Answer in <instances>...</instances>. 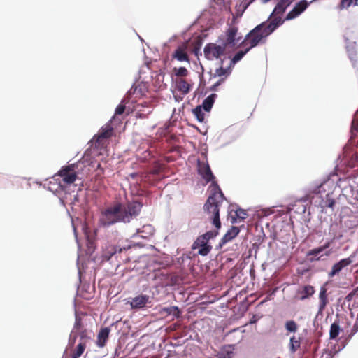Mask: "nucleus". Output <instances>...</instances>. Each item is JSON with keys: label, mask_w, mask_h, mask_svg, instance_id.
Segmentation results:
<instances>
[{"label": "nucleus", "mask_w": 358, "mask_h": 358, "mask_svg": "<svg viewBox=\"0 0 358 358\" xmlns=\"http://www.w3.org/2000/svg\"><path fill=\"white\" fill-rule=\"evenodd\" d=\"M315 293V289L311 285H305L302 288L299 289L296 292V296L299 299L303 301L306 299L313 296Z\"/></svg>", "instance_id": "dca6fc26"}, {"label": "nucleus", "mask_w": 358, "mask_h": 358, "mask_svg": "<svg viewBox=\"0 0 358 358\" xmlns=\"http://www.w3.org/2000/svg\"><path fill=\"white\" fill-rule=\"evenodd\" d=\"M152 173H154V174H157V171H156V170L153 171H152Z\"/></svg>", "instance_id": "49530a36"}, {"label": "nucleus", "mask_w": 358, "mask_h": 358, "mask_svg": "<svg viewBox=\"0 0 358 358\" xmlns=\"http://www.w3.org/2000/svg\"><path fill=\"white\" fill-rule=\"evenodd\" d=\"M217 234V231H209L199 236L193 244V249H198V253L201 255H207L212 249V246L208 244V241Z\"/></svg>", "instance_id": "39448f33"}, {"label": "nucleus", "mask_w": 358, "mask_h": 358, "mask_svg": "<svg viewBox=\"0 0 358 358\" xmlns=\"http://www.w3.org/2000/svg\"><path fill=\"white\" fill-rule=\"evenodd\" d=\"M153 231L154 229L150 224L144 225L141 229H138V234L143 238L147 237V236L152 235Z\"/></svg>", "instance_id": "a878e982"}, {"label": "nucleus", "mask_w": 358, "mask_h": 358, "mask_svg": "<svg viewBox=\"0 0 358 358\" xmlns=\"http://www.w3.org/2000/svg\"><path fill=\"white\" fill-rule=\"evenodd\" d=\"M247 216L248 214L246 213V210L238 208L235 211V216H231V223H236L238 219L241 220H244Z\"/></svg>", "instance_id": "5701e85b"}, {"label": "nucleus", "mask_w": 358, "mask_h": 358, "mask_svg": "<svg viewBox=\"0 0 358 358\" xmlns=\"http://www.w3.org/2000/svg\"><path fill=\"white\" fill-rule=\"evenodd\" d=\"M357 315H358V313H357Z\"/></svg>", "instance_id": "09e8293b"}, {"label": "nucleus", "mask_w": 358, "mask_h": 358, "mask_svg": "<svg viewBox=\"0 0 358 358\" xmlns=\"http://www.w3.org/2000/svg\"><path fill=\"white\" fill-rule=\"evenodd\" d=\"M110 332V328L108 327H101L97 334V338H96V345L102 348H103L109 338V334Z\"/></svg>", "instance_id": "f8f14e48"}, {"label": "nucleus", "mask_w": 358, "mask_h": 358, "mask_svg": "<svg viewBox=\"0 0 358 358\" xmlns=\"http://www.w3.org/2000/svg\"><path fill=\"white\" fill-rule=\"evenodd\" d=\"M357 296H358V287L354 289L351 292H350L345 297L347 301H350L353 299V298Z\"/></svg>", "instance_id": "c9c22d12"}, {"label": "nucleus", "mask_w": 358, "mask_h": 358, "mask_svg": "<svg viewBox=\"0 0 358 358\" xmlns=\"http://www.w3.org/2000/svg\"><path fill=\"white\" fill-rule=\"evenodd\" d=\"M216 96L217 95L215 94H212L206 97L203 101L201 106L202 108H203L206 111L209 112L213 107Z\"/></svg>", "instance_id": "4be33fe9"}, {"label": "nucleus", "mask_w": 358, "mask_h": 358, "mask_svg": "<svg viewBox=\"0 0 358 358\" xmlns=\"http://www.w3.org/2000/svg\"><path fill=\"white\" fill-rule=\"evenodd\" d=\"M124 110H125V106L124 104L120 103L116 108L115 115H122V114H123Z\"/></svg>", "instance_id": "4c0bfd02"}, {"label": "nucleus", "mask_w": 358, "mask_h": 358, "mask_svg": "<svg viewBox=\"0 0 358 358\" xmlns=\"http://www.w3.org/2000/svg\"><path fill=\"white\" fill-rule=\"evenodd\" d=\"M284 23L282 17H275L270 21L264 22L256 26L246 36L241 43V45H250V48H255L259 44L265 43L267 37L271 35L278 27Z\"/></svg>", "instance_id": "7ed1b4c3"}, {"label": "nucleus", "mask_w": 358, "mask_h": 358, "mask_svg": "<svg viewBox=\"0 0 358 358\" xmlns=\"http://www.w3.org/2000/svg\"><path fill=\"white\" fill-rule=\"evenodd\" d=\"M177 89L186 94L189 92L190 85L183 78H177L176 80Z\"/></svg>", "instance_id": "6ab92c4d"}, {"label": "nucleus", "mask_w": 358, "mask_h": 358, "mask_svg": "<svg viewBox=\"0 0 358 358\" xmlns=\"http://www.w3.org/2000/svg\"><path fill=\"white\" fill-rule=\"evenodd\" d=\"M328 303H329V301H328L327 289L326 287V284H325V285L321 286L320 289V293H319V310H320V311L324 310Z\"/></svg>", "instance_id": "2eb2a0df"}, {"label": "nucleus", "mask_w": 358, "mask_h": 358, "mask_svg": "<svg viewBox=\"0 0 358 358\" xmlns=\"http://www.w3.org/2000/svg\"><path fill=\"white\" fill-rule=\"evenodd\" d=\"M122 251V248H119V252H121Z\"/></svg>", "instance_id": "de8ad7c7"}, {"label": "nucleus", "mask_w": 358, "mask_h": 358, "mask_svg": "<svg viewBox=\"0 0 358 358\" xmlns=\"http://www.w3.org/2000/svg\"><path fill=\"white\" fill-rule=\"evenodd\" d=\"M172 58L179 62H189V58L187 54V43H184L180 45L173 53Z\"/></svg>", "instance_id": "9b49d317"}, {"label": "nucleus", "mask_w": 358, "mask_h": 358, "mask_svg": "<svg viewBox=\"0 0 358 358\" xmlns=\"http://www.w3.org/2000/svg\"><path fill=\"white\" fill-rule=\"evenodd\" d=\"M201 46V42L198 41L194 45L192 52L196 55H198L199 52H200V48Z\"/></svg>", "instance_id": "58836bf2"}, {"label": "nucleus", "mask_w": 358, "mask_h": 358, "mask_svg": "<svg viewBox=\"0 0 358 358\" xmlns=\"http://www.w3.org/2000/svg\"><path fill=\"white\" fill-rule=\"evenodd\" d=\"M285 329L292 333H295L298 330V324L294 320H288L285 324Z\"/></svg>", "instance_id": "c756f323"}, {"label": "nucleus", "mask_w": 358, "mask_h": 358, "mask_svg": "<svg viewBox=\"0 0 358 358\" xmlns=\"http://www.w3.org/2000/svg\"><path fill=\"white\" fill-rule=\"evenodd\" d=\"M331 242L330 241H328L325 244H324L322 246H320L317 248V250H315L314 252L315 253H317V252H322L323 251H324L326 249L329 248L331 245Z\"/></svg>", "instance_id": "e433bc0d"}, {"label": "nucleus", "mask_w": 358, "mask_h": 358, "mask_svg": "<svg viewBox=\"0 0 358 358\" xmlns=\"http://www.w3.org/2000/svg\"><path fill=\"white\" fill-rule=\"evenodd\" d=\"M87 345L85 343H78L76 348L73 350L72 357L79 358L85 352Z\"/></svg>", "instance_id": "b1692460"}, {"label": "nucleus", "mask_w": 358, "mask_h": 358, "mask_svg": "<svg viewBox=\"0 0 358 358\" xmlns=\"http://www.w3.org/2000/svg\"><path fill=\"white\" fill-rule=\"evenodd\" d=\"M77 334L80 338L79 343H85L87 344V342L91 339L86 329L77 331Z\"/></svg>", "instance_id": "2f4dec72"}, {"label": "nucleus", "mask_w": 358, "mask_h": 358, "mask_svg": "<svg viewBox=\"0 0 358 358\" xmlns=\"http://www.w3.org/2000/svg\"><path fill=\"white\" fill-rule=\"evenodd\" d=\"M141 208V203L138 201L129 202L125 205L115 203L101 211L99 224L106 227L117 222H129L140 213Z\"/></svg>", "instance_id": "f03ea898"}, {"label": "nucleus", "mask_w": 358, "mask_h": 358, "mask_svg": "<svg viewBox=\"0 0 358 358\" xmlns=\"http://www.w3.org/2000/svg\"><path fill=\"white\" fill-rule=\"evenodd\" d=\"M238 35V29L236 26H230L225 32L218 38L219 41L223 43L227 48H233L241 39Z\"/></svg>", "instance_id": "0eeeda50"}, {"label": "nucleus", "mask_w": 358, "mask_h": 358, "mask_svg": "<svg viewBox=\"0 0 358 358\" xmlns=\"http://www.w3.org/2000/svg\"><path fill=\"white\" fill-rule=\"evenodd\" d=\"M357 332H358V315L356 318L355 322L351 329L350 334L348 335V338L350 339Z\"/></svg>", "instance_id": "f704fd0d"}, {"label": "nucleus", "mask_w": 358, "mask_h": 358, "mask_svg": "<svg viewBox=\"0 0 358 358\" xmlns=\"http://www.w3.org/2000/svg\"><path fill=\"white\" fill-rule=\"evenodd\" d=\"M113 135V128L107 124L102 127L99 133L94 137L95 147L104 148L108 144V139Z\"/></svg>", "instance_id": "6e6552de"}, {"label": "nucleus", "mask_w": 358, "mask_h": 358, "mask_svg": "<svg viewBox=\"0 0 358 358\" xmlns=\"http://www.w3.org/2000/svg\"><path fill=\"white\" fill-rule=\"evenodd\" d=\"M251 48L250 47L247 48L245 50H240L237 53L235 54V55L232 57L230 62V65L233 66L235 64H236L238 62H239L244 55L250 51Z\"/></svg>", "instance_id": "393cba45"}, {"label": "nucleus", "mask_w": 358, "mask_h": 358, "mask_svg": "<svg viewBox=\"0 0 358 358\" xmlns=\"http://www.w3.org/2000/svg\"><path fill=\"white\" fill-rule=\"evenodd\" d=\"M256 319L255 318V316H253L252 319L250 321V324H253L256 322Z\"/></svg>", "instance_id": "c03bdc74"}, {"label": "nucleus", "mask_w": 358, "mask_h": 358, "mask_svg": "<svg viewBox=\"0 0 358 358\" xmlns=\"http://www.w3.org/2000/svg\"><path fill=\"white\" fill-rule=\"evenodd\" d=\"M308 6V3L306 0H301L298 2L294 8L287 13L285 18L283 20L284 22L285 20H291L297 17L307 8Z\"/></svg>", "instance_id": "1a4fd4ad"}, {"label": "nucleus", "mask_w": 358, "mask_h": 358, "mask_svg": "<svg viewBox=\"0 0 358 358\" xmlns=\"http://www.w3.org/2000/svg\"><path fill=\"white\" fill-rule=\"evenodd\" d=\"M220 67L216 69L214 73L215 77H222L224 76V78H227L228 76L231 73V66L229 65L227 68H224L223 64H222L220 63Z\"/></svg>", "instance_id": "412c9836"}, {"label": "nucleus", "mask_w": 358, "mask_h": 358, "mask_svg": "<svg viewBox=\"0 0 358 358\" xmlns=\"http://www.w3.org/2000/svg\"><path fill=\"white\" fill-rule=\"evenodd\" d=\"M317 250V248L312 249L307 252L306 256L308 257H309L310 262H313L315 261H319V260H320L321 257L323 256V255H321L319 256V255L321 252L315 253L314 251Z\"/></svg>", "instance_id": "c85d7f7f"}, {"label": "nucleus", "mask_w": 358, "mask_h": 358, "mask_svg": "<svg viewBox=\"0 0 358 358\" xmlns=\"http://www.w3.org/2000/svg\"><path fill=\"white\" fill-rule=\"evenodd\" d=\"M341 328L338 323L334 322L333 324H331L329 330V338L336 339L338 337Z\"/></svg>", "instance_id": "bb28decb"}, {"label": "nucleus", "mask_w": 358, "mask_h": 358, "mask_svg": "<svg viewBox=\"0 0 358 358\" xmlns=\"http://www.w3.org/2000/svg\"><path fill=\"white\" fill-rule=\"evenodd\" d=\"M160 313L166 314L167 315H173L176 318H178L180 316V310L177 306H169L162 308L160 310Z\"/></svg>", "instance_id": "aec40b11"}, {"label": "nucleus", "mask_w": 358, "mask_h": 358, "mask_svg": "<svg viewBox=\"0 0 358 358\" xmlns=\"http://www.w3.org/2000/svg\"><path fill=\"white\" fill-rule=\"evenodd\" d=\"M173 72L174 73L175 76L179 78L186 77L189 73L188 70L185 67H175L173 69Z\"/></svg>", "instance_id": "cd10ccee"}, {"label": "nucleus", "mask_w": 358, "mask_h": 358, "mask_svg": "<svg viewBox=\"0 0 358 358\" xmlns=\"http://www.w3.org/2000/svg\"><path fill=\"white\" fill-rule=\"evenodd\" d=\"M326 183V182H323V183H321L320 185L317 186L316 187H315L312 191L311 192L313 193V194H320L322 191V188L323 187L324 185Z\"/></svg>", "instance_id": "ea45409f"}, {"label": "nucleus", "mask_w": 358, "mask_h": 358, "mask_svg": "<svg viewBox=\"0 0 358 358\" xmlns=\"http://www.w3.org/2000/svg\"><path fill=\"white\" fill-rule=\"evenodd\" d=\"M192 112L199 122H202L204 120L205 115L202 110L201 106H196L194 109H193Z\"/></svg>", "instance_id": "7c9ffc66"}, {"label": "nucleus", "mask_w": 358, "mask_h": 358, "mask_svg": "<svg viewBox=\"0 0 358 358\" xmlns=\"http://www.w3.org/2000/svg\"><path fill=\"white\" fill-rule=\"evenodd\" d=\"M301 337L292 336L290 338L289 349L290 352L295 353L301 347Z\"/></svg>", "instance_id": "a211bd4d"}, {"label": "nucleus", "mask_w": 358, "mask_h": 358, "mask_svg": "<svg viewBox=\"0 0 358 358\" xmlns=\"http://www.w3.org/2000/svg\"><path fill=\"white\" fill-rule=\"evenodd\" d=\"M198 172L206 183L212 182L210 186V194L203 206V210L210 216L213 225L218 230L221 227L220 206L225 197L218 184L214 180L215 176L208 163L199 162Z\"/></svg>", "instance_id": "f257e3e1"}, {"label": "nucleus", "mask_w": 358, "mask_h": 358, "mask_svg": "<svg viewBox=\"0 0 358 358\" xmlns=\"http://www.w3.org/2000/svg\"><path fill=\"white\" fill-rule=\"evenodd\" d=\"M224 78H220L217 82H216L214 85L210 87L211 90L216 91L217 87L224 82Z\"/></svg>", "instance_id": "a19ab883"}, {"label": "nucleus", "mask_w": 358, "mask_h": 358, "mask_svg": "<svg viewBox=\"0 0 358 358\" xmlns=\"http://www.w3.org/2000/svg\"><path fill=\"white\" fill-rule=\"evenodd\" d=\"M354 257L350 255L348 258L342 259L332 266L331 271L329 273V277L332 278L338 274V273L344 268L348 266L352 263V258Z\"/></svg>", "instance_id": "9d476101"}, {"label": "nucleus", "mask_w": 358, "mask_h": 358, "mask_svg": "<svg viewBox=\"0 0 358 358\" xmlns=\"http://www.w3.org/2000/svg\"><path fill=\"white\" fill-rule=\"evenodd\" d=\"M227 48L220 42V43H208L203 48L204 57L209 61H219L222 64L228 57Z\"/></svg>", "instance_id": "20e7f679"}, {"label": "nucleus", "mask_w": 358, "mask_h": 358, "mask_svg": "<svg viewBox=\"0 0 358 358\" xmlns=\"http://www.w3.org/2000/svg\"><path fill=\"white\" fill-rule=\"evenodd\" d=\"M110 255L108 256H105V257L108 260L113 255H115L117 252V249L115 247H112L110 250Z\"/></svg>", "instance_id": "79ce46f5"}, {"label": "nucleus", "mask_w": 358, "mask_h": 358, "mask_svg": "<svg viewBox=\"0 0 358 358\" xmlns=\"http://www.w3.org/2000/svg\"><path fill=\"white\" fill-rule=\"evenodd\" d=\"M148 301L149 296L148 295L141 294L133 298L129 303L131 308L140 309L145 307Z\"/></svg>", "instance_id": "4468645a"}, {"label": "nucleus", "mask_w": 358, "mask_h": 358, "mask_svg": "<svg viewBox=\"0 0 358 358\" xmlns=\"http://www.w3.org/2000/svg\"><path fill=\"white\" fill-rule=\"evenodd\" d=\"M55 176L61 177L62 181L59 182V187L62 190H64L66 185L73 183L77 178L75 166L71 164L63 166Z\"/></svg>", "instance_id": "423d86ee"}, {"label": "nucleus", "mask_w": 358, "mask_h": 358, "mask_svg": "<svg viewBox=\"0 0 358 358\" xmlns=\"http://www.w3.org/2000/svg\"><path fill=\"white\" fill-rule=\"evenodd\" d=\"M289 0H280L275 6L273 13L269 17V20H272L273 17H280L285 12L286 8L289 5Z\"/></svg>", "instance_id": "ddd939ff"}, {"label": "nucleus", "mask_w": 358, "mask_h": 358, "mask_svg": "<svg viewBox=\"0 0 358 358\" xmlns=\"http://www.w3.org/2000/svg\"><path fill=\"white\" fill-rule=\"evenodd\" d=\"M85 328L83 326L82 318L76 313V318H75V323L73 326V330H75L76 332L83 329H85Z\"/></svg>", "instance_id": "473e14b6"}, {"label": "nucleus", "mask_w": 358, "mask_h": 358, "mask_svg": "<svg viewBox=\"0 0 358 358\" xmlns=\"http://www.w3.org/2000/svg\"><path fill=\"white\" fill-rule=\"evenodd\" d=\"M324 202V206L333 208L335 205V200L331 197L330 194H327L326 196V200Z\"/></svg>", "instance_id": "72a5a7b5"}, {"label": "nucleus", "mask_w": 358, "mask_h": 358, "mask_svg": "<svg viewBox=\"0 0 358 358\" xmlns=\"http://www.w3.org/2000/svg\"><path fill=\"white\" fill-rule=\"evenodd\" d=\"M76 339V336H75L72 340L70 339L69 342L71 343V344L73 345V344H74Z\"/></svg>", "instance_id": "37998d69"}, {"label": "nucleus", "mask_w": 358, "mask_h": 358, "mask_svg": "<svg viewBox=\"0 0 358 358\" xmlns=\"http://www.w3.org/2000/svg\"><path fill=\"white\" fill-rule=\"evenodd\" d=\"M330 255H331V251H330V250L327 251V252H325V253H324V255H325L326 257H329Z\"/></svg>", "instance_id": "a18cd8bd"}, {"label": "nucleus", "mask_w": 358, "mask_h": 358, "mask_svg": "<svg viewBox=\"0 0 358 358\" xmlns=\"http://www.w3.org/2000/svg\"><path fill=\"white\" fill-rule=\"evenodd\" d=\"M239 232L240 229L238 227L232 226L224 235V236L222 238L221 243L222 244H225L231 241L232 239H234L235 237L238 236Z\"/></svg>", "instance_id": "f3484780"}]
</instances>
